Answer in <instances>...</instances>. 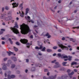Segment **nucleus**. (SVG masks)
<instances>
[{
  "instance_id": "13d9d810",
  "label": "nucleus",
  "mask_w": 79,
  "mask_h": 79,
  "mask_svg": "<svg viewBox=\"0 0 79 79\" xmlns=\"http://www.w3.org/2000/svg\"><path fill=\"white\" fill-rule=\"evenodd\" d=\"M43 79H48L47 78H46V77H43Z\"/></svg>"
},
{
  "instance_id": "4be33fe9",
  "label": "nucleus",
  "mask_w": 79,
  "mask_h": 79,
  "mask_svg": "<svg viewBox=\"0 0 79 79\" xmlns=\"http://www.w3.org/2000/svg\"><path fill=\"white\" fill-rule=\"evenodd\" d=\"M67 63V62H64L62 63V65L63 66H66V64Z\"/></svg>"
},
{
  "instance_id": "37998d69",
  "label": "nucleus",
  "mask_w": 79,
  "mask_h": 79,
  "mask_svg": "<svg viewBox=\"0 0 79 79\" xmlns=\"http://www.w3.org/2000/svg\"><path fill=\"white\" fill-rule=\"evenodd\" d=\"M5 42L3 41H2V45H4V44H5Z\"/></svg>"
},
{
  "instance_id": "ddd939ff",
  "label": "nucleus",
  "mask_w": 79,
  "mask_h": 79,
  "mask_svg": "<svg viewBox=\"0 0 79 79\" xmlns=\"http://www.w3.org/2000/svg\"><path fill=\"white\" fill-rule=\"evenodd\" d=\"M7 15L6 14H4L2 15L1 16V19H3L4 18V17L5 16H6Z\"/></svg>"
},
{
  "instance_id": "69168bd1",
  "label": "nucleus",
  "mask_w": 79,
  "mask_h": 79,
  "mask_svg": "<svg viewBox=\"0 0 79 79\" xmlns=\"http://www.w3.org/2000/svg\"><path fill=\"white\" fill-rule=\"evenodd\" d=\"M61 1L60 0V1H59L58 2V3H61Z\"/></svg>"
},
{
  "instance_id": "3c124183",
  "label": "nucleus",
  "mask_w": 79,
  "mask_h": 79,
  "mask_svg": "<svg viewBox=\"0 0 79 79\" xmlns=\"http://www.w3.org/2000/svg\"><path fill=\"white\" fill-rule=\"evenodd\" d=\"M1 31H5V29H1Z\"/></svg>"
},
{
  "instance_id": "c9c22d12",
  "label": "nucleus",
  "mask_w": 79,
  "mask_h": 79,
  "mask_svg": "<svg viewBox=\"0 0 79 79\" xmlns=\"http://www.w3.org/2000/svg\"><path fill=\"white\" fill-rule=\"evenodd\" d=\"M0 74H3V72L2 71V68H0Z\"/></svg>"
},
{
  "instance_id": "4c0bfd02",
  "label": "nucleus",
  "mask_w": 79,
  "mask_h": 79,
  "mask_svg": "<svg viewBox=\"0 0 79 79\" xmlns=\"http://www.w3.org/2000/svg\"><path fill=\"white\" fill-rule=\"evenodd\" d=\"M56 61V60H54L52 61V63H55Z\"/></svg>"
},
{
  "instance_id": "9d476101",
  "label": "nucleus",
  "mask_w": 79,
  "mask_h": 79,
  "mask_svg": "<svg viewBox=\"0 0 79 79\" xmlns=\"http://www.w3.org/2000/svg\"><path fill=\"white\" fill-rule=\"evenodd\" d=\"M2 65L3 66L2 69L3 70H6V69H7L6 67V64H2Z\"/></svg>"
},
{
  "instance_id": "dca6fc26",
  "label": "nucleus",
  "mask_w": 79,
  "mask_h": 79,
  "mask_svg": "<svg viewBox=\"0 0 79 79\" xmlns=\"http://www.w3.org/2000/svg\"><path fill=\"white\" fill-rule=\"evenodd\" d=\"M31 45H32V44H30L29 43H27L26 44L27 47L28 48H29V47H30V46Z\"/></svg>"
},
{
  "instance_id": "f257e3e1",
  "label": "nucleus",
  "mask_w": 79,
  "mask_h": 79,
  "mask_svg": "<svg viewBox=\"0 0 79 79\" xmlns=\"http://www.w3.org/2000/svg\"><path fill=\"white\" fill-rule=\"evenodd\" d=\"M20 29L21 31V33L22 34H26L28 32H31V30L29 26L24 23L20 25Z\"/></svg>"
},
{
  "instance_id": "39448f33",
  "label": "nucleus",
  "mask_w": 79,
  "mask_h": 79,
  "mask_svg": "<svg viewBox=\"0 0 79 79\" xmlns=\"http://www.w3.org/2000/svg\"><path fill=\"white\" fill-rule=\"evenodd\" d=\"M7 16L8 17H5L4 18V20L6 21H10V20H11V19H13V17H11V15L10 16Z\"/></svg>"
},
{
  "instance_id": "f03ea898",
  "label": "nucleus",
  "mask_w": 79,
  "mask_h": 79,
  "mask_svg": "<svg viewBox=\"0 0 79 79\" xmlns=\"http://www.w3.org/2000/svg\"><path fill=\"white\" fill-rule=\"evenodd\" d=\"M15 26H14V28L11 27L10 28V29L11 30H12L13 32L15 34H19V31H18V30L17 28H15L17 27V28H18V24L16 23H15Z\"/></svg>"
},
{
  "instance_id": "6e6552de",
  "label": "nucleus",
  "mask_w": 79,
  "mask_h": 79,
  "mask_svg": "<svg viewBox=\"0 0 79 79\" xmlns=\"http://www.w3.org/2000/svg\"><path fill=\"white\" fill-rule=\"evenodd\" d=\"M18 3H16L15 2L13 3L12 4V5H13L12 8H15L17 7L18 6Z\"/></svg>"
},
{
  "instance_id": "49530a36",
  "label": "nucleus",
  "mask_w": 79,
  "mask_h": 79,
  "mask_svg": "<svg viewBox=\"0 0 79 79\" xmlns=\"http://www.w3.org/2000/svg\"><path fill=\"white\" fill-rule=\"evenodd\" d=\"M73 29H75V28H77V29H79V26L77 27H73Z\"/></svg>"
},
{
  "instance_id": "423d86ee",
  "label": "nucleus",
  "mask_w": 79,
  "mask_h": 79,
  "mask_svg": "<svg viewBox=\"0 0 79 79\" xmlns=\"http://www.w3.org/2000/svg\"><path fill=\"white\" fill-rule=\"evenodd\" d=\"M20 41L23 44H26V43L28 42L27 40L25 39H21Z\"/></svg>"
},
{
  "instance_id": "f3484780",
  "label": "nucleus",
  "mask_w": 79,
  "mask_h": 79,
  "mask_svg": "<svg viewBox=\"0 0 79 79\" xmlns=\"http://www.w3.org/2000/svg\"><path fill=\"white\" fill-rule=\"evenodd\" d=\"M11 64V63L10 62V60L8 61V63L6 65L7 66H10V65Z\"/></svg>"
},
{
  "instance_id": "bf43d9fd",
  "label": "nucleus",
  "mask_w": 79,
  "mask_h": 79,
  "mask_svg": "<svg viewBox=\"0 0 79 79\" xmlns=\"http://www.w3.org/2000/svg\"><path fill=\"white\" fill-rule=\"evenodd\" d=\"M28 71V70H27V69H26L25 70V73H27Z\"/></svg>"
},
{
  "instance_id": "a19ab883",
  "label": "nucleus",
  "mask_w": 79,
  "mask_h": 79,
  "mask_svg": "<svg viewBox=\"0 0 79 79\" xmlns=\"http://www.w3.org/2000/svg\"><path fill=\"white\" fill-rule=\"evenodd\" d=\"M3 33V32L2 31H0V35L2 34Z\"/></svg>"
},
{
  "instance_id": "72a5a7b5",
  "label": "nucleus",
  "mask_w": 79,
  "mask_h": 79,
  "mask_svg": "<svg viewBox=\"0 0 79 79\" xmlns=\"http://www.w3.org/2000/svg\"><path fill=\"white\" fill-rule=\"evenodd\" d=\"M15 67V65L14 64H12L11 66V68H14Z\"/></svg>"
},
{
  "instance_id": "c03bdc74",
  "label": "nucleus",
  "mask_w": 79,
  "mask_h": 79,
  "mask_svg": "<svg viewBox=\"0 0 79 79\" xmlns=\"http://www.w3.org/2000/svg\"><path fill=\"white\" fill-rule=\"evenodd\" d=\"M67 73H70V72H71V70L69 69L67 71Z\"/></svg>"
},
{
  "instance_id": "c756f323",
  "label": "nucleus",
  "mask_w": 79,
  "mask_h": 79,
  "mask_svg": "<svg viewBox=\"0 0 79 79\" xmlns=\"http://www.w3.org/2000/svg\"><path fill=\"white\" fill-rule=\"evenodd\" d=\"M5 9L6 10H8L10 9V8H9V7L8 6H6L5 7Z\"/></svg>"
},
{
  "instance_id": "a18cd8bd",
  "label": "nucleus",
  "mask_w": 79,
  "mask_h": 79,
  "mask_svg": "<svg viewBox=\"0 0 79 79\" xmlns=\"http://www.w3.org/2000/svg\"><path fill=\"white\" fill-rule=\"evenodd\" d=\"M38 54H39V55H40V56H41V55H42V53L40 52H39L38 53Z\"/></svg>"
},
{
  "instance_id": "e433bc0d",
  "label": "nucleus",
  "mask_w": 79,
  "mask_h": 79,
  "mask_svg": "<svg viewBox=\"0 0 79 79\" xmlns=\"http://www.w3.org/2000/svg\"><path fill=\"white\" fill-rule=\"evenodd\" d=\"M16 45H20V44H19V43L18 42H16Z\"/></svg>"
},
{
  "instance_id": "6e6d98bb",
  "label": "nucleus",
  "mask_w": 79,
  "mask_h": 79,
  "mask_svg": "<svg viewBox=\"0 0 79 79\" xmlns=\"http://www.w3.org/2000/svg\"><path fill=\"white\" fill-rule=\"evenodd\" d=\"M2 25H3L4 26H5V23L4 22H3L2 23Z\"/></svg>"
},
{
  "instance_id": "6ab92c4d",
  "label": "nucleus",
  "mask_w": 79,
  "mask_h": 79,
  "mask_svg": "<svg viewBox=\"0 0 79 79\" xmlns=\"http://www.w3.org/2000/svg\"><path fill=\"white\" fill-rule=\"evenodd\" d=\"M11 59H12L14 61H16L17 60L16 59V57H12L11 58Z\"/></svg>"
},
{
  "instance_id": "9b49d317",
  "label": "nucleus",
  "mask_w": 79,
  "mask_h": 79,
  "mask_svg": "<svg viewBox=\"0 0 79 79\" xmlns=\"http://www.w3.org/2000/svg\"><path fill=\"white\" fill-rule=\"evenodd\" d=\"M21 12L22 13H21L20 11H19L20 15L21 17H24V12L23 11H22Z\"/></svg>"
},
{
  "instance_id": "412c9836",
  "label": "nucleus",
  "mask_w": 79,
  "mask_h": 79,
  "mask_svg": "<svg viewBox=\"0 0 79 79\" xmlns=\"http://www.w3.org/2000/svg\"><path fill=\"white\" fill-rule=\"evenodd\" d=\"M7 52L8 53L9 56H10L11 54H13V52H12L10 51L9 52Z\"/></svg>"
},
{
  "instance_id": "a878e982",
  "label": "nucleus",
  "mask_w": 79,
  "mask_h": 79,
  "mask_svg": "<svg viewBox=\"0 0 79 79\" xmlns=\"http://www.w3.org/2000/svg\"><path fill=\"white\" fill-rule=\"evenodd\" d=\"M68 60L69 61H71V58H72V56H68Z\"/></svg>"
},
{
  "instance_id": "393cba45",
  "label": "nucleus",
  "mask_w": 79,
  "mask_h": 79,
  "mask_svg": "<svg viewBox=\"0 0 79 79\" xmlns=\"http://www.w3.org/2000/svg\"><path fill=\"white\" fill-rule=\"evenodd\" d=\"M47 52H51L52 51V50L50 49H47Z\"/></svg>"
},
{
  "instance_id": "7ed1b4c3",
  "label": "nucleus",
  "mask_w": 79,
  "mask_h": 79,
  "mask_svg": "<svg viewBox=\"0 0 79 79\" xmlns=\"http://www.w3.org/2000/svg\"><path fill=\"white\" fill-rule=\"evenodd\" d=\"M7 74H8V79H11V78L13 79V78H15V75H12L11 76L10 75H9L10 74H11V72L10 71H9L8 72H7Z\"/></svg>"
},
{
  "instance_id": "0e129e2a",
  "label": "nucleus",
  "mask_w": 79,
  "mask_h": 79,
  "mask_svg": "<svg viewBox=\"0 0 79 79\" xmlns=\"http://www.w3.org/2000/svg\"><path fill=\"white\" fill-rule=\"evenodd\" d=\"M30 37H31V38H33V35H31L30 36Z\"/></svg>"
},
{
  "instance_id": "2f4dec72",
  "label": "nucleus",
  "mask_w": 79,
  "mask_h": 79,
  "mask_svg": "<svg viewBox=\"0 0 79 79\" xmlns=\"http://www.w3.org/2000/svg\"><path fill=\"white\" fill-rule=\"evenodd\" d=\"M62 57L63 58H68V57L67 56H62Z\"/></svg>"
},
{
  "instance_id": "b1692460",
  "label": "nucleus",
  "mask_w": 79,
  "mask_h": 79,
  "mask_svg": "<svg viewBox=\"0 0 79 79\" xmlns=\"http://www.w3.org/2000/svg\"><path fill=\"white\" fill-rule=\"evenodd\" d=\"M77 64V62H73L71 63V65H74V64Z\"/></svg>"
},
{
  "instance_id": "1a4fd4ad",
  "label": "nucleus",
  "mask_w": 79,
  "mask_h": 79,
  "mask_svg": "<svg viewBox=\"0 0 79 79\" xmlns=\"http://www.w3.org/2000/svg\"><path fill=\"white\" fill-rule=\"evenodd\" d=\"M73 74H74V71H72L71 73H68V75L71 79L73 77L72 76Z\"/></svg>"
},
{
  "instance_id": "5701e85b",
  "label": "nucleus",
  "mask_w": 79,
  "mask_h": 79,
  "mask_svg": "<svg viewBox=\"0 0 79 79\" xmlns=\"http://www.w3.org/2000/svg\"><path fill=\"white\" fill-rule=\"evenodd\" d=\"M7 16H11V14L10 12H9L7 13Z\"/></svg>"
},
{
  "instance_id": "c85d7f7f",
  "label": "nucleus",
  "mask_w": 79,
  "mask_h": 79,
  "mask_svg": "<svg viewBox=\"0 0 79 79\" xmlns=\"http://www.w3.org/2000/svg\"><path fill=\"white\" fill-rule=\"evenodd\" d=\"M46 49V48H45V47H44L41 50V51H42V52H45Z\"/></svg>"
},
{
  "instance_id": "79ce46f5",
  "label": "nucleus",
  "mask_w": 79,
  "mask_h": 79,
  "mask_svg": "<svg viewBox=\"0 0 79 79\" xmlns=\"http://www.w3.org/2000/svg\"><path fill=\"white\" fill-rule=\"evenodd\" d=\"M75 61H79V60L77 59H75Z\"/></svg>"
},
{
  "instance_id": "f704fd0d",
  "label": "nucleus",
  "mask_w": 79,
  "mask_h": 79,
  "mask_svg": "<svg viewBox=\"0 0 79 79\" xmlns=\"http://www.w3.org/2000/svg\"><path fill=\"white\" fill-rule=\"evenodd\" d=\"M73 71L75 73H77V72H78V70L77 69H74Z\"/></svg>"
},
{
  "instance_id": "e2e57ef3",
  "label": "nucleus",
  "mask_w": 79,
  "mask_h": 79,
  "mask_svg": "<svg viewBox=\"0 0 79 79\" xmlns=\"http://www.w3.org/2000/svg\"><path fill=\"white\" fill-rule=\"evenodd\" d=\"M27 18L28 19H30V17H29V16H28L27 17Z\"/></svg>"
},
{
  "instance_id": "0eeeda50",
  "label": "nucleus",
  "mask_w": 79,
  "mask_h": 79,
  "mask_svg": "<svg viewBox=\"0 0 79 79\" xmlns=\"http://www.w3.org/2000/svg\"><path fill=\"white\" fill-rule=\"evenodd\" d=\"M55 64H56V65H55L54 67V68H59V67H60V64H59V63H58V62H55Z\"/></svg>"
},
{
  "instance_id": "ea45409f",
  "label": "nucleus",
  "mask_w": 79,
  "mask_h": 79,
  "mask_svg": "<svg viewBox=\"0 0 79 79\" xmlns=\"http://www.w3.org/2000/svg\"><path fill=\"white\" fill-rule=\"evenodd\" d=\"M61 51H62V50H61V49H59L58 50V52H61Z\"/></svg>"
},
{
  "instance_id": "4d7b16f0",
  "label": "nucleus",
  "mask_w": 79,
  "mask_h": 79,
  "mask_svg": "<svg viewBox=\"0 0 79 79\" xmlns=\"http://www.w3.org/2000/svg\"><path fill=\"white\" fill-rule=\"evenodd\" d=\"M6 60H7V58H6L4 59V60L6 61Z\"/></svg>"
},
{
  "instance_id": "8fccbe9b",
  "label": "nucleus",
  "mask_w": 79,
  "mask_h": 79,
  "mask_svg": "<svg viewBox=\"0 0 79 79\" xmlns=\"http://www.w3.org/2000/svg\"><path fill=\"white\" fill-rule=\"evenodd\" d=\"M20 7H23V4H21L20 6H19Z\"/></svg>"
},
{
  "instance_id": "de8ad7c7",
  "label": "nucleus",
  "mask_w": 79,
  "mask_h": 79,
  "mask_svg": "<svg viewBox=\"0 0 79 79\" xmlns=\"http://www.w3.org/2000/svg\"><path fill=\"white\" fill-rule=\"evenodd\" d=\"M4 10H5V8H4V7H3L2 9V11H3Z\"/></svg>"
},
{
  "instance_id": "a211bd4d",
  "label": "nucleus",
  "mask_w": 79,
  "mask_h": 79,
  "mask_svg": "<svg viewBox=\"0 0 79 79\" xmlns=\"http://www.w3.org/2000/svg\"><path fill=\"white\" fill-rule=\"evenodd\" d=\"M58 56L59 57H61V58H63V54L61 55L60 53H59L57 54Z\"/></svg>"
},
{
  "instance_id": "58836bf2",
  "label": "nucleus",
  "mask_w": 79,
  "mask_h": 79,
  "mask_svg": "<svg viewBox=\"0 0 79 79\" xmlns=\"http://www.w3.org/2000/svg\"><path fill=\"white\" fill-rule=\"evenodd\" d=\"M44 72H47V71H48V70L47 69H44Z\"/></svg>"
},
{
  "instance_id": "2eb2a0df",
  "label": "nucleus",
  "mask_w": 79,
  "mask_h": 79,
  "mask_svg": "<svg viewBox=\"0 0 79 79\" xmlns=\"http://www.w3.org/2000/svg\"><path fill=\"white\" fill-rule=\"evenodd\" d=\"M56 75H55L54 77H53V76H51L49 77V79H55V78H56Z\"/></svg>"
},
{
  "instance_id": "473e14b6",
  "label": "nucleus",
  "mask_w": 79,
  "mask_h": 79,
  "mask_svg": "<svg viewBox=\"0 0 79 79\" xmlns=\"http://www.w3.org/2000/svg\"><path fill=\"white\" fill-rule=\"evenodd\" d=\"M57 48L58 47L57 46H54L53 47V48L54 50H56V49H57Z\"/></svg>"
},
{
  "instance_id": "864d4df0",
  "label": "nucleus",
  "mask_w": 79,
  "mask_h": 79,
  "mask_svg": "<svg viewBox=\"0 0 79 79\" xmlns=\"http://www.w3.org/2000/svg\"><path fill=\"white\" fill-rule=\"evenodd\" d=\"M31 23H34V21L32 20H31Z\"/></svg>"
},
{
  "instance_id": "4468645a",
  "label": "nucleus",
  "mask_w": 79,
  "mask_h": 79,
  "mask_svg": "<svg viewBox=\"0 0 79 79\" xmlns=\"http://www.w3.org/2000/svg\"><path fill=\"white\" fill-rule=\"evenodd\" d=\"M43 48V47L42 46H41L40 48H39L38 47H36L35 48V49H38V50H41L42 48Z\"/></svg>"
},
{
  "instance_id": "7c9ffc66",
  "label": "nucleus",
  "mask_w": 79,
  "mask_h": 79,
  "mask_svg": "<svg viewBox=\"0 0 79 79\" xmlns=\"http://www.w3.org/2000/svg\"><path fill=\"white\" fill-rule=\"evenodd\" d=\"M14 49L15 51V52H17V51H18V48H17L15 47H14Z\"/></svg>"
},
{
  "instance_id": "680f3d73",
  "label": "nucleus",
  "mask_w": 79,
  "mask_h": 79,
  "mask_svg": "<svg viewBox=\"0 0 79 79\" xmlns=\"http://www.w3.org/2000/svg\"><path fill=\"white\" fill-rule=\"evenodd\" d=\"M1 39L2 40H5V38L4 37H2L1 38Z\"/></svg>"
},
{
  "instance_id": "aec40b11",
  "label": "nucleus",
  "mask_w": 79,
  "mask_h": 79,
  "mask_svg": "<svg viewBox=\"0 0 79 79\" xmlns=\"http://www.w3.org/2000/svg\"><path fill=\"white\" fill-rule=\"evenodd\" d=\"M49 35V34H48V33H47L46 35H45V36H48V39H49L50 38V37H51V36L50 35Z\"/></svg>"
},
{
  "instance_id": "603ef678",
  "label": "nucleus",
  "mask_w": 79,
  "mask_h": 79,
  "mask_svg": "<svg viewBox=\"0 0 79 79\" xmlns=\"http://www.w3.org/2000/svg\"><path fill=\"white\" fill-rule=\"evenodd\" d=\"M26 61L27 63H28L29 62V60L28 59H26Z\"/></svg>"
},
{
  "instance_id": "052dcab7",
  "label": "nucleus",
  "mask_w": 79,
  "mask_h": 79,
  "mask_svg": "<svg viewBox=\"0 0 79 79\" xmlns=\"http://www.w3.org/2000/svg\"><path fill=\"white\" fill-rule=\"evenodd\" d=\"M5 76L6 77V76H7V74H6V73H5Z\"/></svg>"
},
{
  "instance_id": "cd10ccee",
  "label": "nucleus",
  "mask_w": 79,
  "mask_h": 79,
  "mask_svg": "<svg viewBox=\"0 0 79 79\" xmlns=\"http://www.w3.org/2000/svg\"><path fill=\"white\" fill-rule=\"evenodd\" d=\"M11 38H12V39H13V40H16V37L14 36H12L11 37Z\"/></svg>"
},
{
  "instance_id": "774afa93",
  "label": "nucleus",
  "mask_w": 79,
  "mask_h": 79,
  "mask_svg": "<svg viewBox=\"0 0 79 79\" xmlns=\"http://www.w3.org/2000/svg\"><path fill=\"white\" fill-rule=\"evenodd\" d=\"M77 50H79V47H77Z\"/></svg>"
},
{
  "instance_id": "5fc2aeb1",
  "label": "nucleus",
  "mask_w": 79,
  "mask_h": 79,
  "mask_svg": "<svg viewBox=\"0 0 79 79\" xmlns=\"http://www.w3.org/2000/svg\"><path fill=\"white\" fill-rule=\"evenodd\" d=\"M56 53H54L53 54V56H56Z\"/></svg>"
},
{
  "instance_id": "bb28decb",
  "label": "nucleus",
  "mask_w": 79,
  "mask_h": 79,
  "mask_svg": "<svg viewBox=\"0 0 79 79\" xmlns=\"http://www.w3.org/2000/svg\"><path fill=\"white\" fill-rule=\"evenodd\" d=\"M8 40L10 41V44H13V41L11 40V38H9Z\"/></svg>"
},
{
  "instance_id": "338daca9",
  "label": "nucleus",
  "mask_w": 79,
  "mask_h": 79,
  "mask_svg": "<svg viewBox=\"0 0 79 79\" xmlns=\"http://www.w3.org/2000/svg\"><path fill=\"white\" fill-rule=\"evenodd\" d=\"M49 74H50V73L49 72H48V73H47V75L48 76L49 75Z\"/></svg>"
},
{
  "instance_id": "20e7f679",
  "label": "nucleus",
  "mask_w": 79,
  "mask_h": 79,
  "mask_svg": "<svg viewBox=\"0 0 79 79\" xmlns=\"http://www.w3.org/2000/svg\"><path fill=\"white\" fill-rule=\"evenodd\" d=\"M58 46H59V47H60L61 48H62L63 50H64V48H65L66 50H68V47L64 46L61 44H58Z\"/></svg>"
},
{
  "instance_id": "f8f14e48",
  "label": "nucleus",
  "mask_w": 79,
  "mask_h": 79,
  "mask_svg": "<svg viewBox=\"0 0 79 79\" xmlns=\"http://www.w3.org/2000/svg\"><path fill=\"white\" fill-rule=\"evenodd\" d=\"M29 10H30V9H29V8H27L25 9V15H27V13H29Z\"/></svg>"
},
{
  "instance_id": "09e8293b",
  "label": "nucleus",
  "mask_w": 79,
  "mask_h": 79,
  "mask_svg": "<svg viewBox=\"0 0 79 79\" xmlns=\"http://www.w3.org/2000/svg\"><path fill=\"white\" fill-rule=\"evenodd\" d=\"M62 40H65V38L63 37L62 39Z\"/></svg>"
}]
</instances>
